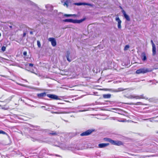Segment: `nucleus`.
<instances>
[{
	"label": "nucleus",
	"instance_id": "nucleus-18",
	"mask_svg": "<svg viewBox=\"0 0 158 158\" xmlns=\"http://www.w3.org/2000/svg\"><path fill=\"white\" fill-rule=\"evenodd\" d=\"M20 120L22 119L24 120H27V118L25 117H24L23 116H20Z\"/></svg>",
	"mask_w": 158,
	"mask_h": 158
},
{
	"label": "nucleus",
	"instance_id": "nucleus-10",
	"mask_svg": "<svg viewBox=\"0 0 158 158\" xmlns=\"http://www.w3.org/2000/svg\"><path fill=\"white\" fill-rule=\"evenodd\" d=\"M122 12L125 18L127 20L129 21L130 19L129 16L126 14V12L124 10H123Z\"/></svg>",
	"mask_w": 158,
	"mask_h": 158
},
{
	"label": "nucleus",
	"instance_id": "nucleus-42",
	"mask_svg": "<svg viewBox=\"0 0 158 158\" xmlns=\"http://www.w3.org/2000/svg\"><path fill=\"white\" fill-rule=\"evenodd\" d=\"M20 85H22V84H20Z\"/></svg>",
	"mask_w": 158,
	"mask_h": 158
},
{
	"label": "nucleus",
	"instance_id": "nucleus-29",
	"mask_svg": "<svg viewBox=\"0 0 158 158\" xmlns=\"http://www.w3.org/2000/svg\"><path fill=\"white\" fill-rule=\"evenodd\" d=\"M88 110H80L78 111V112H84V111H87Z\"/></svg>",
	"mask_w": 158,
	"mask_h": 158
},
{
	"label": "nucleus",
	"instance_id": "nucleus-17",
	"mask_svg": "<svg viewBox=\"0 0 158 158\" xmlns=\"http://www.w3.org/2000/svg\"><path fill=\"white\" fill-rule=\"evenodd\" d=\"M142 56H143V58H142V60L143 61L146 60L147 59V58H146V56L144 53H143L142 54Z\"/></svg>",
	"mask_w": 158,
	"mask_h": 158
},
{
	"label": "nucleus",
	"instance_id": "nucleus-12",
	"mask_svg": "<svg viewBox=\"0 0 158 158\" xmlns=\"http://www.w3.org/2000/svg\"><path fill=\"white\" fill-rule=\"evenodd\" d=\"M37 95L39 98H42V97L46 96V93L45 92H44L40 94H37Z\"/></svg>",
	"mask_w": 158,
	"mask_h": 158
},
{
	"label": "nucleus",
	"instance_id": "nucleus-26",
	"mask_svg": "<svg viewBox=\"0 0 158 158\" xmlns=\"http://www.w3.org/2000/svg\"><path fill=\"white\" fill-rule=\"evenodd\" d=\"M67 59L68 61H69V62H70L71 61V60L69 58V56H66Z\"/></svg>",
	"mask_w": 158,
	"mask_h": 158
},
{
	"label": "nucleus",
	"instance_id": "nucleus-31",
	"mask_svg": "<svg viewBox=\"0 0 158 158\" xmlns=\"http://www.w3.org/2000/svg\"><path fill=\"white\" fill-rule=\"evenodd\" d=\"M27 52H26V51L24 52L23 53V54L24 56H26L27 55Z\"/></svg>",
	"mask_w": 158,
	"mask_h": 158
},
{
	"label": "nucleus",
	"instance_id": "nucleus-11",
	"mask_svg": "<svg viewBox=\"0 0 158 158\" xmlns=\"http://www.w3.org/2000/svg\"><path fill=\"white\" fill-rule=\"evenodd\" d=\"M61 2L62 3H63L64 2V3L63 4L64 6H66L67 7H68L69 3L68 1V0H61Z\"/></svg>",
	"mask_w": 158,
	"mask_h": 158
},
{
	"label": "nucleus",
	"instance_id": "nucleus-19",
	"mask_svg": "<svg viewBox=\"0 0 158 158\" xmlns=\"http://www.w3.org/2000/svg\"><path fill=\"white\" fill-rule=\"evenodd\" d=\"M37 45L38 47L39 48H40L41 44H40V42L39 40H37Z\"/></svg>",
	"mask_w": 158,
	"mask_h": 158
},
{
	"label": "nucleus",
	"instance_id": "nucleus-20",
	"mask_svg": "<svg viewBox=\"0 0 158 158\" xmlns=\"http://www.w3.org/2000/svg\"><path fill=\"white\" fill-rule=\"evenodd\" d=\"M26 65L27 66H29V67H32L33 66V64L31 63H27V64H26Z\"/></svg>",
	"mask_w": 158,
	"mask_h": 158
},
{
	"label": "nucleus",
	"instance_id": "nucleus-39",
	"mask_svg": "<svg viewBox=\"0 0 158 158\" xmlns=\"http://www.w3.org/2000/svg\"><path fill=\"white\" fill-rule=\"evenodd\" d=\"M150 121H151V122H152V120H150Z\"/></svg>",
	"mask_w": 158,
	"mask_h": 158
},
{
	"label": "nucleus",
	"instance_id": "nucleus-2",
	"mask_svg": "<svg viewBox=\"0 0 158 158\" xmlns=\"http://www.w3.org/2000/svg\"><path fill=\"white\" fill-rule=\"evenodd\" d=\"M104 140L106 141L109 142L112 144L119 146L122 144V143L121 141H114L108 138H105Z\"/></svg>",
	"mask_w": 158,
	"mask_h": 158
},
{
	"label": "nucleus",
	"instance_id": "nucleus-22",
	"mask_svg": "<svg viewBox=\"0 0 158 158\" xmlns=\"http://www.w3.org/2000/svg\"><path fill=\"white\" fill-rule=\"evenodd\" d=\"M130 98H139V97L131 95V96H130Z\"/></svg>",
	"mask_w": 158,
	"mask_h": 158
},
{
	"label": "nucleus",
	"instance_id": "nucleus-16",
	"mask_svg": "<svg viewBox=\"0 0 158 158\" xmlns=\"http://www.w3.org/2000/svg\"><path fill=\"white\" fill-rule=\"evenodd\" d=\"M64 16L66 17H69L72 16H76V15L75 14H65L64 15Z\"/></svg>",
	"mask_w": 158,
	"mask_h": 158
},
{
	"label": "nucleus",
	"instance_id": "nucleus-7",
	"mask_svg": "<svg viewBox=\"0 0 158 158\" xmlns=\"http://www.w3.org/2000/svg\"><path fill=\"white\" fill-rule=\"evenodd\" d=\"M48 40L51 42L52 45L53 47H55L56 45V43L55 38H49L48 39Z\"/></svg>",
	"mask_w": 158,
	"mask_h": 158
},
{
	"label": "nucleus",
	"instance_id": "nucleus-41",
	"mask_svg": "<svg viewBox=\"0 0 158 158\" xmlns=\"http://www.w3.org/2000/svg\"><path fill=\"white\" fill-rule=\"evenodd\" d=\"M1 106L0 105V109L1 108Z\"/></svg>",
	"mask_w": 158,
	"mask_h": 158
},
{
	"label": "nucleus",
	"instance_id": "nucleus-6",
	"mask_svg": "<svg viewBox=\"0 0 158 158\" xmlns=\"http://www.w3.org/2000/svg\"><path fill=\"white\" fill-rule=\"evenodd\" d=\"M151 43L152 45V55L153 56H154L156 54V46L155 44L153 43V42L152 40H151Z\"/></svg>",
	"mask_w": 158,
	"mask_h": 158
},
{
	"label": "nucleus",
	"instance_id": "nucleus-4",
	"mask_svg": "<svg viewBox=\"0 0 158 158\" xmlns=\"http://www.w3.org/2000/svg\"><path fill=\"white\" fill-rule=\"evenodd\" d=\"M47 96L49 98L54 100H60V99L56 95L48 94Z\"/></svg>",
	"mask_w": 158,
	"mask_h": 158
},
{
	"label": "nucleus",
	"instance_id": "nucleus-14",
	"mask_svg": "<svg viewBox=\"0 0 158 158\" xmlns=\"http://www.w3.org/2000/svg\"><path fill=\"white\" fill-rule=\"evenodd\" d=\"M103 97L105 98H109L110 97L111 95L110 94H103Z\"/></svg>",
	"mask_w": 158,
	"mask_h": 158
},
{
	"label": "nucleus",
	"instance_id": "nucleus-23",
	"mask_svg": "<svg viewBox=\"0 0 158 158\" xmlns=\"http://www.w3.org/2000/svg\"><path fill=\"white\" fill-rule=\"evenodd\" d=\"M129 46L128 45H126L125 46V47L124 48V50H127L128 49V48H129Z\"/></svg>",
	"mask_w": 158,
	"mask_h": 158
},
{
	"label": "nucleus",
	"instance_id": "nucleus-27",
	"mask_svg": "<svg viewBox=\"0 0 158 158\" xmlns=\"http://www.w3.org/2000/svg\"><path fill=\"white\" fill-rule=\"evenodd\" d=\"M6 133L4 131H2V130H0V134H5Z\"/></svg>",
	"mask_w": 158,
	"mask_h": 158
},
{
	"label": "nucleus",
	"instance_id": "nucleus-5",
	"mask_svg": "<svg viewBox=\"0 0 158 158\" xmlns=\"http://www.w3.org/2000/svg\"><path fill=\"white\" fill-rule=\"evenodd\" d=\"M93 131V130H89L86 131H85L80 135L81 136H86L89 135Z\"/></svg>",
	"mask_w": 158,
	"mask_h": 158
},
{
	"label": "nucleus",
	"instance_id": "nucleus-32",
	"mask_svg": "<svg viewBox=\"0 0 158 158\" xmlns=\"http://www.w3.org/2000/svg\"><path fill=\"white\" fill-rule=\"evenodd\" d=\"M50 134L52 135H57V133L55 132L51 133H50Z\"/></svg>",
	"mask_w": 158,
	"mask_h": 158
},
{
	"label": "nucleus",
	"instance_id": "nucleus-25",
	"mask_svg": "<svg viewBox=\"0 0 158 158\" xmlns=\"http://www.w3.org/2000/svg\"><path fill=\"white\" fill-rule=\"evenodd\" d=\"M74 4L77 6L82 5L81 3H76Z\"/></svg>",
	"mask_w": 158,
	"mask_h": 158
},
{
	"label": "nucleus",
	"instance_id": "nucleus-9",
	"mask_svg": "<svg viewBox=\"0 0 158 158\" xmlns=\"http://www.w3.org/2000/svg\"><path fill=\"white\" fill-rule=\"evenodd\" d=\"M109 145V143H101L98 144V147L100 148H103Z\"/></svg>",
	"mask_w": 158,
	"mask_h": 158
},
{
	"label": "nucleus",
	"instance_id": "nucleus-34",
	"mask_svg": "<svg viewBox=\"0 0 158 158\" xmlns=\"http://www.w3.org/2000/svg\"><path fill=\"white\" fill-rule=\"evenodd\" d=\"M69 54H70V53L69 52H68L66 56L69 57Z\"/></svg>",
	"mask_w": 158,
	"mask_h": 158
},
{
	"label": "nucleus",
	"instance_id": "nucleus-37",
	"mask_svg": "<svg viewBox=\"0 0 158 158\" xmlns=\"http://www.w3.org/2000/svg\"><path fill=\"white\" fill-rule=\"evenodd\" d=\"M10 100H6V102H9L10 101Z\"/></svg>",
	"mask_w": 158,
	"mask_h": 158
},
{
	"label": "nucleus",
	"instance_id": "nucleus-1",
	"mask_svg": "<svg viewBox=\"0 0 158 158\" xmlns=\"http://www.w3.org/2000/svg\"><path fill=\"white\" fill-rule=\"evenodd\" d=\"M85 20V18H84L80 20L73 19H66L63 20L62 21L63 22H69L74 23H80L84 21Z\"/></svg>",
	"mask_w": 158,
	"mask_h": 158
},
{
	"label": "nucleus",
	"instance_id": "nucleus-24",
	"mask_svg": "<svg viewBox=\"0 0 158 158\" xmlns=\"http://www.w3.org/2000/svg\"><path fill=\"white\" fill-rule=\"evenodd\" d=\"M52 113H55L56 114H61L64 113L61 112H53Z\"/></svg>",
	"mask_w": 158,
	"mask_h": 158
},
{
	"label": "nucleus",
	"instance_id": "nucleus-28",
	"mask_svg": "<svg viewBox=\"0 0 158 158\" xmlns=\"http://www.w3.org/2000/svg\"><path fill=\"white\" fill-rule=\"evenodd\" d=\"M87 5L91 7H93L94 6V5L93 4L89 3H87Z\"/></svg>",
	"mask_w": 158,
	"mask_h": 158
},
{
	"label": "nucleus",
	"instance_id": "nucleus-40",
	"mask_svg": "<svg viewBox=\"0 0 158 158\" xmlns=\"http://www.w3.org/2000/svg\"><path fill=\"white\" fill-rule=\"evenodd\" d=\"M44 107L45 106H42L41 107Z\"/></svg>",
	"mask_w": 158,
	"mask_h": 158
},
{
	"label": "nucleus",
	"instance_id": "nucleus-3",
	"mask_svg": "<svg viewBox=\"0 0 158 158\" xmlns=\"http://www.w3.org/2000/svg\"><path fill=\"white\" fill-rule=\"evenodd\" d=\"M151 69H148L146 68H141L137 70L136 71V73L137 74L144 73L147 72H151L152 71Z\"/></svg>",
	"mask_w": 158,
	"mask_h": 158
},
{
	"label": "nucleus",
	"instance_id": "nucleus-13",
	"mask_svg": "<svg viewBox=\"0 0 158 158\" xmlns=\"http://www.w3.org/2000/svg\"><path fill=\"white\" fill-rule=\"evenodd\" d=\"M46 7L49 10H53V7L50 5H47L46 6Z\"/></svg>",
	"mask_w": 158,
	"mask_h": 158
},
{
	"label": "nucleus",
	"instance_id": "nucleus-38",
	"mask_svg": "<svg viewBox=\"0 0 158 158\" xmlns=\"http://www.w3.org/2000/svg\"><path fill=\"white\" fill-rule=\"evenodd\" d=\"M10 27L11 28L12 27V26H10Z\"/></svg>",
	"mask_w": 158,
	"mask_h": 158
},
{
	"label": "nucleus",
	"instance_id": "nucleus-30",
	"mask_svg": "<svg viewBox=\"0 0 158 158\" xmlns=\"http://www.w3.org/2000/svg\"><path fill=\"white\" fill-rule=\"evenodd\" d=\"M26 32H24V33L23 34V37H25L26 36Z\"/></svg>",
	"mask_w": 158,
	"mask_h": 158
},
{
	"label": "nucleus",
	"instance_id": "nucleus-33",
	"mask_svg": "<svg viewBox=\"0 0 158 158\" xmlns=\"http://www.w3.org/2000/svg\"><path fill=\"white\" fill-rule=\"evenodd\" d=\"M81 4H82V5H87V3L83 2V3H81Z\"/></svg>",
	"mask_w": 158,
	"mask_h": 158
},
{
	"label": "nucleus",
	"instance_id": "nucleus-36",
	"mask_svg": "<svg viewBox=\"0 0 158 158\" xmlns=\"http://www.w3.org/2000/svg\"><path fill=\"white\" fill-rule=\"evenodd\" d=\"M30 34H31V35L33 34V32H32V31H30Z\"/></svg>",
	"mask_w": 158,
	"mask_h": 158
},
{
	"label": "nucleus",
	"instance_id": "nucleus-8",
	"mask_svg": "<svg viewBox=\"0 0 158 158\" xmlns=\"http://www.w3.org/2000/svg\"><path fill=\"white\" fill-rule=\"evenodd\" d=\"M116 21L118 22V29H121V23H122L120 19L118 17H117L115 19Z\"/></svg>",
	"mask_w": 158,
	"mask_h": 158
},
{
	"label": "nucleus",
	"instance_id": "nucleus-35",
	"mask_svg": "<svg viewBox=\"0 0 158 158\" xmlns=\"http://www.w3.org/2000/svg\"><path fill=\"white\" fill-rule=\"evenodd\" d=\"M32 73L35 74H36V75H39V74L38 73H35V72H32Z\"/></svg>",
	"mask_w": 158,
	"mask_h": 158
},
{
	"label": "nucleus",
	"instance_id": "nucleus-21",
	"mask_svg": "<svg viewBox=\"0 0 158 158\" xmlns=\"http://www.w3.org/2000/svg\"><path fill=\"white\" fill-rule=\"evenodd\" d=\"M6 48L5 47L3 46L2 47L1 49L3 52H4L6 50Z\"/></svg>",
	"mask_w": 158,
	"mask_h": 158
},
{
	"label": "nucleus",
	"instance_id": "nucleus-15",
	"mask_svg": "<svg viewBox=\"0 0 158 158\" xmlns=\"http://www.w3.org/2000/svg\"><path fill=\"white\" fill-rule=\"evenodd\" d=\"M125 89H124L121 88H119L116 90H113V92H118L119 91H123Z\"/></svg>",
	"mask_w": 158,
	"mask_h": 158
}]
</instances>
